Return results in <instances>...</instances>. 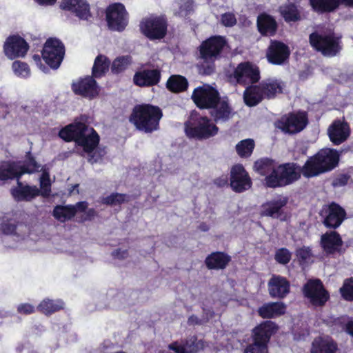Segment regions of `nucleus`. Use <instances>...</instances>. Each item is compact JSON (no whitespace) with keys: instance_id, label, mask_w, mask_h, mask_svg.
Instances as JSON below:
<instances>
[{"instance_id":"4","label":"nucleus","mask_w":353,"mask_h":353,"mask_svg":"<svg viewBox=\"0 0 353 353\" xmlns=\"http://www.w3.org/2000/svg\"><path fill=\"white\" fill-rule=\"evenodd\" d=\"M225 45V39L220 36L212 37L202 43L200 54L203 62L199 65L201 73L210 74L214 71L213 63L219 57Z\"/></svg>"},{"instance_id":"40","label":"nucleus","mask_w":353,"mask_h":353,"mask_svg":"<svg viewBox=\"0 0 353 353\" xmlns=\"http://www.w3.org/2000/svg\"><path fill=\"white\" fill-rule=\"evenodd\" d=\"M63 303L61 300L44 299L38 305V310L45 314H50L63 307Z\"/></svg>"},{"instance_id":"32","label":"nucleus","mask_w":353,"mask_h":353,"mask_svg":"<svg viewBox=\"0 0 353 353\" xmlns=\"http://www.w3.org/2000/svg\"><path fill=\"white\" fill-rule=\"evenodd\" d=\"M336 349V344L330 337H318L312 342L311 353H335Z\"/></svg>"},{"instance_id":"24","label":"nucleus","mask_w":353,"mask_h":353,"mask_svg":"<svg viewBox=\"0 0 353 353\" xmlns=\"http://www.w3.org/2000/svg\"><path fill=\"white\" fill-rule=\"evenodd\" d=\"M61 8L74 12L80 19L88 21L91 17L90 6L86 0H62Z\"/></svg>"},{"instance_id":"62","label":"nucleus","mask_w":353,"mask_h":353,"mask_svg":"<svg viewBox=\"0 0 353 353\" xmlns=\"http://www.w3.org/2000/svg\"><path fill=\"white\" fill-rule=\"evenodd\" d=\"M39 4L43 6H51L53 5L57 0H35Z\"/></svg>"},{"instance_id":"53","label":"nucleus","mask_w":353,"mask_h":353,"mask_svg":"<svg viewBox=\"0 0 353 353\" xmlns=\"http://www.w3.org/2000/svg\"><path fill=\"white\" fill-rule=\"evenodd\" d=\"M221 23L228 27L233 26L236 23V19L234 14L226 12L221 15Z\"/></svg>"},{"instance_id":"17","label":"nucleus","mask_w":353,"mask_h":353,"mask_svg":"<svg viewBox=\"0 0 353 353\" xmlns=\"http://www.w3.org/2000/svg\"><path fill=\"white\" fill-rule=\"evenodd\" d=\"M166 23L161 17L145 19L141 23V32L150 39H159L166 33Z\"/></svg>"},{"instance_id":"58","label":"nucleus","mask_w":353,"mask_h":353,"mask_svg":"<svg viewBox=\"0 0 353 353\" xmlns=\"http://www.w3.org/2000/svg\"><path fill=\"white\" fill-rule=\"evenodd\" d=\"M214 183L219 187H223L228 184V176L222 175L214 181Z\"/></svg>"},{"instance_id":"30","label":"nucleus","mask_w":353,"mask_h":353,"mask_svg":"<svg viewBox=\"0 0 353 353\" xmlns=\"http://www.w3.org/2000/svg\"><path fill=\"white\" fill-rule=\"evenodd\" d=\"M340 3L353 6V0H310L313 9L321 12L333 11Z\"/></svg>"},{"instance_id":"52","label":"nucleus","mask_w":353,"mask_h":353,"mask_svg":"<svg viewBox=\"0 0 353 353\" xmlns=\"http://www.w3.org/2000/svg\"><path fill=\"white\" fill-rule=\"evenodd\" d=\"M296 255L299 259L306 261L312 256V250L310 247L303 246L296 250Z\"/></svg>"},{"instance_id":"31","label":"nucleus","mask_w":353,"mask_h":353,"mask_svg":"<svg viewBox=\"0 0 353 353\" xmlns=\"http://www.w3.org/2000/svg\"><path fill=\"white\" fill-rule=\"evenodd\" d=\"M285 310L286 307L283 303H268L259 308L258 313L263 319H271L283 314Z\"/></svg>"},{"instance_id":"10","label":"nucleus","mask_w":353,"mask_h":353,"mask_svg":"<svg viewBox=\"0 0 353 353\" xmlns=\"http://www.w3.org/2000/svg\"><path fill=\"white\" fill-rule=\"evenodd\" d=\"M275 176H269L265 179V185L269 188L283 187L294 183L303 174V167L296 163H288L277 166Z\"/></svg>"},{"instance_id":"57","label":"nucleus","mask_w":353,"mask_h":353,"mask_svg":"<svg viewBox=\"0 0 353 353\" xmlns=\"http://www.w3.org/2000/svg\"><path fill=\"white\" fill-rule=\"evenodd\" d=\"M348 177L346 175L336 179L333 182L334 186H343L347 183Z\"/></svg>"},{"instance_id":"46","label":"nucleus","mask_w":353,"mask_h":353,"mask_svg":"<svg viewBox=\"0 0 353 353\" xmlns=\"http://www.w3.org/2000/svg\"><path fill=\"white\" fill-rule=\"evenodd\" d=\"M12 70L14 74L21 78H27L30 75V70L27 63L19 61H14Z\"/></svg>"},{"instance_id":"5","label":"nucleus","mask_w":353,"mask_h":353,"mask_svg":"<svg viewBox=\"0 0 353 353\" xmlns=\"http://www.w3.org/2000/svg\"><path fill=\"white\" fill-rule=\"evenodd\" d=\"M40 177V190L37 186H23L22 183L18 181V186L11 189V194L17 201H29L41 194L47 197L51 192V182L48 169L43 168Z\"/></svg>"},{"instance_id":"41","label":"nucleus","mask_w":353,"mask_h":353,"mask_svg":"<svg viewBox=\"0 0 353 353\" xmlns=\"http://www.w3.org/2000/svg\"><path fill=\"white\" fill-rule=\"evenodd\" d=\"M187 79L180 75H172L167 81V88L172 92H179L188 88Z\"/></svg>"},{"instance_id":"9","label":"nucleus","mask_w":353,"mask_h":353,"mask_svg":"<svg viewBox=\"0 0 353 353\" xmlns=\"http://www.w3.org/2000/svg\"><path fill=\"white\" fill-rule=\"evenodd\" d=\"M40 165L28 153V159L22 163L21 162L15 161H2L0 163V181H6L19 177L25 174H31L39 171Z\"/></svg>"},{"instance_id":"55","label":"nucleus","mask_w":353,"mask_h":353,"mask_svg":"<svg viewBox=\"0 0 353 353\" xmlns=\"http://www.w3.org/2000/svg\"><path fill=\"white\" fill-rule=\"evenodd\" d=\"M1 230L6 234H12L16 230V225L10 223H3L1 225Z\"/></svg>"},{"instance_id":"35","label":"nucleus","mask_w":353,"mask_h":353,"mask_svg":"<svg viewBox=\"0 0 353 353\" xmlns=\"http://www.w3.org/2000/svg\"><path fill=\"white\" fill-rule=\"evenodd\" d=\"M321 243L325 251L332 253L339 250L342 241L339 234L330 232L322 235Z\"/></svg>"},{"instance_id":"28","label":"nucleus","mask_w":353,"mask_h":353,"mask_svg":"<svg viewBox=\"0 0 353 353\" xmlns=\"http://www.w3.org/2000/svg\"><path fill=\"white\" fill-rule=\"evenodd\" d=\"M327 132L330 141L335 145H339L349 137L350 128L346 123L336 120L329 127Z\"/></svg>"},{"instance_id":"29","label":"nucleus","mask_w":353,"mask_h":353,"mask_svg":"<svg viewBox=\"0 0 353 353\" xmlns=\"http://www.w3.org/2000/svg\"><path fill=\"white\" fill-rule=\"evenodd\" d=\"M160 78V71L153 69L136 72L133 80L134 83L139 86H151L157 84Z\"/></svg>"},{"instance_id":"63","label":"nucleus","mask_w":353,"mask_h":353,"mask_svg":"<svg viewBox=\"0 0 353 353\" xmlns=\"http://www.w3.org/2000/svg\"><path fill=\"white\" fill-rule=\"evenodd\" d=\"M98 158H95L94 157V155H92L90 156V157L89 158L88 161L91 163H97L98 161Z\"/></svg>"},{"instance_id":"54","label":"nucleus","mask_w":353,"mask_h":353,"mask_svg":"<svg viewBox=\"0 0 353 353\" xmlns=\"http://www.w3.org/2000/svg\"><path fill=\"white\" fill-rule=\"evenodd\" d=\"M17 310L20 314H30L35 311V308L30 304L23 303L18 305Z\"/></svg>"},{"instance_id":"21","label":"nucleus","mask_w":353,"mask_h":353,"mask_svg":"<svg viewBox=\"0 0 353 353\" xmlns=\"http://www.w3.org/2000/svg\"><path fill=\"white\" fill-rule=\"evenodd\" d=\"M252 181L245 170L241 165H236L231 170L230 185L236 192L248 190Z\"/></svg>"},{"instance_id":"16","label":"nucleus","mask_w":353,"mask_h":353,"mask_svg":"<svg viewBox=\"0 0 353 353\" xmlns=\"http://www.w3.org/2000/svg\"><path fill=\"white\" fill-rule=\"evenodd\" d=\"M303 293L314 305H323L329 298L328 293L319 279L307 281L303 287Z\"/></svg>"},{"instance_id":"61","label":"nucleus","mask_w":353,"mask_h":353,"mask_svg":"<svg viewBox=\"0 0 353 353\" xmlns=\"http://www.w3.org/2000/svg\"><path fill=\"white\" fill-rule=\"evenodd\" d=\"M346 332L353 336V320L348 321L345 325Z\"/></svg>"},{"instance_id":"39","label":"nucleus","mask_w":353,"mask_h":353,"mask_svg":"<svg viewBox=\"0 0 353 353\" xmlns=\"http://www.w3.org/2000/svg\"><path fill=\"white\" fill-rule=\"evenodd\" d=\"M265 97H274L276 94L281 93L283 89L281 82L278 80L268 79L260 84Z\"/></svg>"},{"instance_id":"7","label":"nucleus","mask_w":353,"mask_h":353,"mask_svg":"<svg viewBox=\"0 0 353 353\" xmlns=\"http://www.w3.org/2000/svg\"><path fill=\"white\" fill-rule=\"evenodd\" d=\"M218 130L208 118L196 113H192L185 123V132L190 138L208 139L216 135Z\"/></svg>"},{"instance_id":"43","label":"nucleus","mask_w":353,"mask_h":353,"mask_svg":"<svg viewBox=\"0 0 353 353\" xmlns=\"http://www.w3.org/2000/svg\"><path fill=\"white\" fill-rule=\"evenodd\" d=\"M254 148V141L250 139L242 140L236 145V152L241 157H250Z\"/></svg>"},{"instance_id":"47","label":"nucleus","mask_w":353,"mask_h":353,"mask_svg":"<svg viewBox=\"0 0 353 353\" xmlns=\"http://www.w3.org/2000/svg\"><path fill=\"white\" fill-rule=\"evenodd\" d=\"M131 59L129 56H124L117 58L112 63V71L114 73H119L123 71L130 63Z\"/></svg>"},{"instance_id":"20","label":"nucleus","mask_w":353,"mask_h":353,"mask_svg":"<svg viewBox=\"0 0 353 353\" xmlns=\"http://www.w3.org/2000/svg\"><path fill=\"white\" fill-rule=\"evenodd\" d=\"M290 50L285 43L278 41H271L266 57L272 64L281 65L289 58Z\"/></svg>"},{"instance_id":"37","label":"nucleus","mask_w":353,"mask_h":353,"mask_svg":"<svg viewBox=\"0 0 353 353\" xmlns=\"http://www.w3.org/2000/svg\"><path fill=\"white\" fill-rule=\"evenodd\" d=\"M264 97V93L260 85L247 88L243 94L244 101L249 106L257 105Z\"/></svg>"},{"instance_id":"38","label":"nucleus","mask_w":353,"mask_h":353,"mask_svg":"<svg viewBox=\"0 0 353 353\" xmlns=\"http://www.w3.org/2000/svg\"><path fill=\"white\" fill-rule=\"evenodd\" d=\"M110 61L103 55H98L92 67V77L99 78L103 76L108 71Z\"/></svg>"},{"instance_id":"2","label":"nucleus","mask_w":353,"mask_h":353,"mask_svg":"<svg viewBox=\"0 0 353 353\" xmlns=\"http://www.w3.org/2000/svg\"><path fill=\"white\" fill-rule=\"evenodd\" d=\"M339 160V154L336 150L322 149L305 162L303 166V175L310 178L330 171L338 165Z\"/></svg>"},{"instance_id":"60","label":"nucleus","mask_w":353,"mask_h":353,"mask_svg":"<svg viewBox=\"0 0 353 353\" xmlns=\"http://www.w3.org/2000/svg\"><path fill=\"white\" fill-rule=\"evenodd\" d=\"M32 59L34 61V62L36 63L37 65L44 72H46V70H48V68L46 67V66H43L42 64H41V58L39 57V55L38 54H34L33 55L32 57Z\"/></svg>"},{"instance_id":"3","label":"nucleus","mask_w":353,"mask_h":353,"mask_svg":"<svg viewBox=\"0 0 353 353\" xmlns=\"http://www.w3.org/2000/svg\"><path fill=\"white\" fill-rule=\"evenodd\" d=\"M161 117V110L158 107L139 105L133 109L130 121L138 130L152 132L158 129Z\"/></svg>"},{"instance_id":"13","label":"nucleus","mask_w":353,"mask_h":353,"mask_svg":"<svg viewBox=\"0 0 353 353\" xmlns=\"http://www.w3.org/2000/svg\"><path fill=\"white\" fill-rule=\"evenodd\" d=\"M106 19L110 29L123 30L128 23V13L124 6L119 3L110 5L106 10Z\"/></svg>"},{"instance_id":"34","label":"nucleus","mask_w":353,"mask_h":353,"mask_svg":"<svg viewBox=\"0 0 353 353\" xmlns=\"http://www.w3.org/2000/svg\"><path fill=\"white\" fill-rule=\"evenodd\" d=\"M231 257L221 252H213L205 259V264L209 269H224L230 261Z\"/></svg>"},{"instance_id":"1","label":"nucleus","mask_w":353,"mask_h":353,"mask_svg":"<svg viewBox=\"0 0 353 353\" xmlns=\"http://www.w3.org/2000/svg\"><path fill=\"white\" fill-rule=\"evenodd\" d=\"M59 135L66 141L74 140L88 154L92 153L99 142L96 131L81 122L75 121L65 126L60 130Z\"/></svg>"},{"instance_id":"14","label":"nucleus","mask_w":353,"mask_h":353,"mask_svg":"<svg viewBox=\"0 0 353 353\" xmlns=\"http://www.w3.org/2000/svg\"><path fill=\"white\" fill-rule=\"evenodd\" d=\"M219 98V92L212 86L205 84L194 89L192 99L200 108H210Z\"/></svg>"},{"instance_id":"64","label":"nucleus","mask_w":353,"mask_h":353,"mask_svg":"<svg viewBox=\"0 0 353 353\" xmlns=\"http://www.w3.org/2000/svg\"><path fill=\"white\" fill-rule=\"evenodd\" d=\"M200 228L203 231H207L208 230V228L206 225H201Z\"/></svg>"},{"instance_id":"49","label":"nucleus","mask_w":353,"mask_h":353,"mask_svg":"<svg viewBox=\"0 0 353 353\" xmlns=\"http://www.w3.org/2000/svg\"><path fill=\"white\" fill-rule=\"evenodd\" d=\"M342 296L347 301H353V279L346 280L340 288Z\"/></svg>"},{"instance_id":"44","label":"nucleus","mask_w":353,"mask_h":353,"mask_svg":"<svg viewBox=\"0 0 353 353\" xmlns=\"http://www.w3.org/2000/svg\"><path fill=\"white\" fill-rule=\"evenodd\" d=\"M280 12L286 21H295L300 16L294 4H288L280 7Z\"/></svg>"},{"instance_id":"18","label":"nucleus","mask_w":353,"mask_h":353,"mask_svg":"<svg viewBox=\"0 0 353 353\" xmlns=\"http://www.w3.org/2000/svg\"><path fill=\"white\" fill-rule=\"evenodd\" d=\"M321 215L324 217V224L327 228H338L345 216V210L338 204L332 203L325 205L321 210Z\"/></svg>"},{"instance_id":"8","label":"nucleus","mask_w":353,"mask_h":353,"mask_svg":"<svg viewBox=\"0 0 353 353\" xmlns=\"http://www.w3.org/2000/svg\"><path fill=\"white\" fill-rule=\"evenodd\" d=\"M310 43L314 49L327 57L335 56L341 49V38L331 30L312 33Z\"/></svg>"},{"instance_id":"50","label":"nucleus","mask_w":353,"mask_h":353,"mask_svg":"<svg viewBox=\"0 0 353 353\" xmlns=\"http://www.w3.org/2000/svg\"><path fill=\"white\" fill-rule=\"evenodd\" d=\"M179 10L176 13L180 17L187 16L192 10V0H178Z\"/></svg>"},{"instance_id":"23","label":"nucleus","mask_w":353,"mask_h":353,"mask_svg":"<svg viewBox=\"0 0 353 353\" xmlns=\"http://www.w3.org/2000/svg\"><path fill=\"white\" fill-rule=\"evenodd\" d=\"M210 114L216 122H225L233 117L234 112L227 99L219 98L212 107L210 108Z\"/></svg>"},{"instance_id":"51","label":"nucleus","mask_w":353,"mask_h":353,"mask_svg":"<svg viewBox=\"0 0 353 353\" xmlns=\"http://www.w3.org/2000/svg\"><path fill=\"white\" fill-rule=\"evenodd\" d=\"M291 256V252L286 248L279 249L275 253V260L281 264L289 263Z\"/></svg>"},{"instance_id":"56","label":"nucleus","mask_w":353,"mask_h":353,"mask_svg":"<svg viewBox=\"0 0 353 353\" xmlns=\"http://www.w3.org/2000/svg\"><path fill=\"white\" fill-rule=\"evenodd\" d=\"M112 256L119 259H125L128 256L127 250H117L112 252Z\"/></svg>"},{"instance_id":"33","label":"nucleus","mask_w":353,"mask_h":353,"mask_svg":"<svg viewBox=\"0 0 353 353\" xmlns=\"http://www.w3.org/2000/svg\"><path fill=\"white\" fill-rule=\"evenodd\" d=\"M277 166V163L275 161L265 158L256 161L254 163V168L261 175L265 176V180L269 176H275Z\"/></svg>"},{"instance_id":"45","label":"nucleus","mask_w":353,"mask_h":353,"mask_svg":"<svg viewBox=\"0 0 353 353\" xmlns=\"http://www.w3.org/2000/svg\"><path fill=\"white\" fill-rule=\"evenodd\" d=\"M128 196L124 194L112 193L102 199L103 203L115 206L128 201Z\"/></svg>"},{"instance_id":"59","label":"nucleus","mask_w":353,"mask_h":353,"mask_svg":"<svg viewBox=\"0 0 353 353\" xmlns=\"http://www.w3.org/2000/svg\"><path fill=\"white\" fill-rule=\"evenodd\" d=\"M72 208H74L75 209V214H76L77 212L84 211L88 207V203L86 202L81 201V202H78L75 205H72Z\"/></svg>"},{"instance_id":"27","label":"nucleus","mask_w":353,"mask_h":353,"mask_svg":"<svg viewBox=\"0 0 353 353\" xmlns=\"http://www.w3.org/2000/svg\"><path fill=\"white\" fill-rule=\"evenodd\" d=\"M72 90L77 94L92 98L99 92V86L92 77H86L72 84Z\"/></svg>"},{"instance_id":"36","label":"nucleus","mask_w":353,"mask_h":353,"mask_svg":"<svg viewBox=\"0 0 353 353\" xmlns=\"http://www.w3.org/2000/svg\"><path fill=\"white\" fill-rule=\"evenodd\" d=\"M257 26L259 32L266 36H272L276 30V21L270 16L262 14L258 17Z\"/></svg>"},{"instance_id":"19","label":"nucleus","mask_w":353,"mask_h":353,"mask_svg":"<svg viewBox=\"0 0 353 353\" xmlns=\"http://www.w3.org/2000/svg\"><path fill=\"white\" fill-rule=\"evenodd\" d=\"M5 54L10 59L24 57L28 50L27 42L21 37L12 36L8 37L4 43Z\"/></svg>"},{"instance_id":"25","label":"nucleus","mask_w":353,"mask_h":353,"mask_svg":"<svg viewBox=\"0 0 353 353\" xmlns=\"http://www.w3.org/2000/svg\"><path fill=\"white\" fill-rule=\"evenodd\" d=\"M203 347V342L198 340L194 336H190L184 341H176L168 345L169 349L176 353H196Z\"/></svg>"},{"instance_id":"12","label":"nucleus","mask_w":353,"mask_h":353,"mask_svg":"<svg viewBox=\"0 0 353 353\" xmlns=\"http://www.w3.org/2000/svg\"><path fill=\"white\" fill-rule=\"evenodd\" d=\"M65 55V47L63 43L54 38L48 39L44 44L42 57L52 69H57Z\"/></svg>"},{"instance_id":"48","label":"nucleus","mask_w":353,"mask_h":353,"mask_svg":"<svg viewBox=\"0 0 353 353\" xmlns=\"http://www.w3.org/2000/svg\"><path fill=\"white\" fill-rule=\"evenodd\" d=\"M204 315L202 319H199L195 315H191L188 319V323L190 325H201L208 321L213 316L214 312L210 310L203 309Z\"/></svg>"},{"instance_id":"26","label":"nucleus","mask_w":353,"mask_h":353,"mask_svg":"<svg viewBox=\"0 0 353 353\" xmlns=\"http://www.w3.org/2000/svg\"><path fill=\"white\" fill-rule=\"evenodd\" d=\"M270 295L273 298H284L290 292V283L279 275H273L268 281Z\"/></svg>"},{"instance_id":"42","label":"nucleus","mask_w":353,"mask_h":353,"mask_svg":"<svg viewBox=\"0 0 353 353\" xmlns=\"http://www.w3.org/2000/svg\"><path fill=\"white\" fill-rule=\"evenodd\" d=\"M53 215L57 220L64 222L75 215V209L72 205H57L53 210Z\"/></svg>"},{"instance_id":"11","label":"nucleus","mask_w":353,"mask_h":353,"mask_svg":"<svg viewBox=\"0 0 353 353\" xmlns=\"http://www.w3.org/2000/svg\"><path fill=\"white\" fill-rule=\"evenodd\" d=\"M308 123L305 112L289 113L281 117L275 126L286 134H294L301 132Z\"/></svg>"},{"instance_id":"6","label":"nucleus","mask_w":353,"mask_h":353,"mask_svg":"<svg viewBox=\"0 0 353 353\" xmlns=\"http://www.w3.org/2000/svg\"><path fill=\"white\" fill-rule=\"evenodd\" d=\"M277 330V325L271 321L256 326L252 331V343L246 346L243 353H268V343Z\"/></svg>"},{"instance_id":"22","label":"nucleus","mask_w":353,"mask_h":353,"mask_svg":"<svg viewBox=\"0 0 353 353\" xmlns=\"http://www.w3.org/2000/svg\"><path fill=\"white\" fill-rule=\"evenodd\" d=\"M286 196H279L274 199L263 203L261 207L260 214L263 216L281 219L283 214V208L288 203Z\"/></svg>"},{"instance_id":"15","label":"nucleus","mask_w":353,"mask_h":353,"mask_svg":"<svg viewBox=\"0 0 353 353\" xmlns=\"http://www.w3.org/2000/svg\"><path fill=\"white\" fill-rule=\"evenodd\" d=\"M232 78L239 84L254 83L260 79L259 70L249 62L241 63L235 68Z\"/></svg>"}]
</instances>
